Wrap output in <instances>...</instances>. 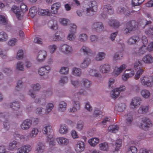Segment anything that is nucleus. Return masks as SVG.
Wrapping results in <instances>:
<instances>
[{
  "label": "nucleus",
  "mask_w": 153,
  "mask_h": 153,
  "mask_svg": "<svg viewBox=\"0 0 153 153\" xmlns=\"http://www.w3.org/2000/svg\"><path fill=\"white\" fill-rule=\"evenodd\" d=\"M99 142V139L97 138H93L90 139L88 142L91 146H95Z\"/></svg>",
  "instance_id": "nucleus-32"
},
{
  "label": "nucleus",
  "mask_w": 153,
  "mask_h": 153,
  "mask_svg": "<svg viewBox=\"0 0 153 153\" xmlns=\"http://www.w3.org/2000/svg\"><path fill=\"white\" fill-rule=\"evenodd\" d=\"M35 102L36 103H40L43 105L45 103V99L43 98H36L35 100Z\"/></svg>",
  "instance_id": "nucleus-62"
},
{
  "label": "nucleus",
  "mask_w": 153,
  "mask_h": 153,
  "mask_svg": "<svg viewBox=\"0 0 153 153\" xmlns=\"http://www.w3.org/2000/svg\"><path fill=\"white\" fill-rule=\"evenodd\" d=\"M94 113L95 117H97L98 120H99L102 117L101 111L98 108L95 109Z\"/></svg>",
  "instance_id": "nucleus-43"
},
{
  "label": "nucleus",
  "mask_w": 153,
  "mask_h": 153,
  "mask_svg": "<svg viewBox=\"0 0 153 153\" xmlns=\"http://www.w3.org/2000/svg\"><path fill=\"white\" fill-rule=\"evenodd\" d=\"M50 68L48 66L43 67L40 68L39 70V74L42 76H45L46 77H48V71Z\"/></svg>",
  "instance_id": "nucleus-15"
},
{
  "label": "nucleus",
  "mask_w": 153,
  "mask_h": 153,
  "mask_svg": "<svg viewBox=\"0 0 153 153\" xmlns=\"http://www.w3.org/2000/svg\"><path fill=\"white\" fill-rule=\"evenodd\" d=\"M48 25L50 27L51 29L53 30H56L57 28V22L56 20L50 21L48 23Z\"/></svg>",
  "instance_id": "nucleus-33"
},
{
  "label": "nucleus",
  "mask_w": 153,
  "mask_h": 153,
  "mask_svg": "<svg viewBox=\"0 0 153 153\" xmlns=\"http://www.w3.org/2000/svg\"><path fill=\"white\" fill-rule=\"evenodd\" d=\"M60 7V4L59 3L53 4L51 7V13L53 14L56 13L59 8Z\"/></svg>",
  "instance_id": "nucleus-21"
},
{
  "label": "nucleus",
  "mask_w": 153,
  "mask_h": 153,
  "mask_svg": "<svg viewBox=\"0 0 153 153\" xmlns=\"http://www.w3.org/2000/svg\"><path fill=\"white\" fill-rule=\"evenodd\" d=\"M31 149L30 145H27L22 146L20 148L18 153H28Z\"/></svg>",
  "instance_id": "nucleus-19"
},
{
  "label": "nucleus",
  "mask_w": 153,
  "mask_h": 153,
  "mask_svg": "<svg viewBox=\"0 0 153 153\" xmlns=\"http://www.w3.org/2000/svg\"><path fill=\"white\" fill-rule=\"evenodd\" d=\"M146 50V46L143 45L140 48L138 52L136 53V54L138 55L143 54L145 53Z\"/></svg>",
  "instance_id": "nucleus-49"
},
{
  "label": "nucleus",
  "mask_w": 153,
  "mask_h": 153,
  "mask_svg": "<svg viewBox=\"0 0 153 153\" xmlns=\"http://www.w3.org/2000/svg\"><path fill=\"white\" fill-rule=\"evenodd\" d=\"M142 60L144 63L147 64H150L153 62V57L149 54L144 56Z\"/></svg>",
  "instance_id": "nucleus-25"
},
{
  "label": "nucleus",
  "mask_w": 153,
  "mask_h": 153,
  "mask_svg": "<svg viewBox=\"0 0 153 153\" xmlns=\"http://www.w3.org/2000/svg\"><path fill=\"white\" fill-rule=\"evenodd\" d=\"M53 107V104L51 103H49L47 104L46 106V114H48L52 110Z\"/></svg>",
  "instance_id": "nucleus-53"
},
{
  "label": "nucleus",
  "mask_w": 153,
  "mask_h": 153,
  "mask_svg": "<svg viewBox=\"0 0 153 153\" xmlns=\"http://www.w3.org/2000/svg\"><path fill=\"white\" fill-rule=\"evenodd\" d=\"M140 94L143 97L145 98H147L150 95L149 91L146 90H143L141 91Z\"/></svg>",
  "instance_id": "nucleus-44"
},
{
  "label": "nucleus",
  "mask_w": 153,
  "mask_h": 153,
  "mask_svg": "<svg viewBox=\"0 0 153 153\" xmlns=\"http://www.w3.org/2000/svg\"><path fill=\"white\" fill-rule=\"evenodd\" d=\"M73 107L75 108L77 110L80 109V104L79 101H77L76 100H74L73 101Z\"/></svg>",
  "instance_id": "nucleus-56"
},
{
  "label": "nucleus",
  "mask_w": 153,
  "mask_h": 153,
  "mask_svg": "<svg viewBox=\"0 0 153 153\" xmlns=\"http://www.w3.org/2000/svg\"><path fill=\"white\" fill-rule=\"evenodd\" d=\"M71 27L70 32L71 34H69L67 37V39L71 41L74 39L75 36L74 35V34L76 32L77 27L74 24H71Z\"/></svg>",
  "instance_id": "nucleus-10"
},
{
  "label": "nucleus",
  "mask_w": 153,
  "mask_h": 153,
  "mask_svg": "<svg viewBox=\"0 0 153 153\" xmlns=\"http://www.w3.org/2000/svg\"><path fill=\"white\" fill-rule=\"evenodd\" d=\"M36 12L35 7H31L29 10V14L30 16L33 17L36 15Z\"/></svg>",
  "instance_id": "nucleus-60"
},
{
  "label": "nucleus",
  "mask_w": 153,
  "mask_h": 153,
  "mask_svg": "<svg viewBox=\"0 0 153 153\" xmlns=\"http://www.w3.org/2000/svg\"><path fill=\"white\" fill-rule=\"evenodd\" d=\"M125 90L126 87L124 85H121L119 87L116 88L111 91V97L115 99L119 96L120 92L124 91Z\"/></svg>",
  "instance_id": "nucleus-4"
},
{
  "label": "nucleus",
  "mask_w": 153,
  "mask_h": 153,
  "mask_svg": "<svg viewBox=\"0 0 153 153\" xmlns=\"http://www.w3.org/2000/svg\"><path fill=\"white\" fill-rule=\"evenodd\" d=\"M140 79L142 84L145 86L150 87L153 85V80L151 76L144 77L140 78Z\"/></svg>",
  "instance_id": "nucleus-6"
},
{
  "label": "nucleus",
  "mask_w": 153,
  "mask_h": 153,
  "mask_svg": "<svg viewBox=\"0 0 153 153\" xmlns=\"http://www.w3.org/2000/svg\"><path fill=\"white\" fill-rule=\"evenodd\" d=\"M141 100L140 98L138 97H134L132 100V105L134 107V108H137L139 106L141 102Z\"/></svg>",
  "instance_id": "nucleus-18"
},
{
  "label": "nucleus",
  "mask_w": 153,
  "mask_h": 153,
  "mask_svg": "<svg viewBox=\"0 0 153 153\" xmlns=\"http://www.w3.org/2000/svg\"><path fill=\"white\" fill-rule=\"evenodd\" d=\"M67 106L66 103L63 101L60 102L59 105V109L62 111H64L66 109Z\"/></svg>",
  "instance_id": "nucleus-34"
},
{
  "label": "nucleus",
  "mask_w": 153,
  "mask_h": 153,
  "mask_svg": "<svg viewBox=\"0 0 153 153\" xmlns=\"http://www.w3.org/2000/svg\"><path fill=\"white\" fill-rule=\"evenodd\" d=\"M72 72L73 75L76 76H80L81 74V69L76 68H73Z\"/></svg>",
  "instance_id": "nucleus-48"
},
{
  "label": "nucleus",
  "mask_w": 153,
  "mask_h": 153,
  "mask_svg": "<svg viewBox=\"0 0 153 153\" xmlns=\"http://www.w3.org/2000/svg\"><path fill=\"white\" fill-rule=\"evenodd\" d=\"M126 105L122 103H119L115 106V109L118 112H121L125 109Z\"/></svg>",
  "instance_id": "nucleus-31"
},
{
  "label": "nucleus",
  "mask_w": 153,
  "mask_h": 153,
  "mask_svg": "<svg viewBox=\"0 0 153 153\" xmlns=\"http://www.w3.org/2000/svg\"><path fill=\"white\" fill-rule=\"evenodd\" d=\"M68 128L67 126L65 124H62L59 130L60 133L65 134L68 132Z\"/></svg>",
  "instance_id": "nucleus-37"
},
{
  "label": "nucleus",
  "mask_w": 153,
  "mask_h": 153,
  "mask_svg": "<svg viewBox=\"0 0 153 153\" xmlns=\"http://www.w3.org/2000/svg\"><path fill=\"white\" fill-rule=\"evenodd\" d=\"M137 23L134 20L126 22L125 26L123 28L124 33L126 34L130 33L135 28L136 24Z\"/></svg>",
  "instance_id": "nucleus-2"
},
{
  "label": "nucleus",
  "mask_w": 153,
  "mask_h": 153,
  "mask_svg": "<svg viewBox=\"0 0 153 153\" xmlns=\"http://www.w3.org/2000/svg\"><path fill=\"white\" fill-rule=\"evenodd\" d=\"M122 142V139H119L117 140L115 143V150L117 151L119 148L121 146Z\"/></svg>",
  "instance_id": "nucleus-59"
},
{
  "label": "nucleus",
  "mask_w": 153,
  "mask_h": 153,
  "mask_svg": "<svg viewBox=\"0 0 153 153\" xmlns=\"http://www.w3.org/2000/svg\"><path fill=\"white\" fill-rule=\"evenodd\" d=\"M117 13L120 14H124L126 17L130 15V12L127 9L123 7H118L117 10Z\"/></svg>",
  "instance_id": "nucleus-8"
},
{
  "label": "nucleus",
  "mask_w": 153,
  "mask_h": 153,
  "mask_svg": "<svg viewBox=\"0 0 153 153\" xmlns=\"http://www.w3.org/2000/svg\"><path fill=\"white\" fill-rule=\"evenodd\" d=\"M16 68L17 70L21 71H24V67L22 62H18L17 64Z\"/></svg>",
  "instance_id": "nucleus-63"
},
{
  "label": "nucleus",
  "mask_w": 153,
  "mask_h": 153,
  "mask_svg": "<svg viewBox=\"0 0 153 153\" xmlns=\"http://www.w3.org/2000/svg\"><path fill=\"white\" fill-rule=\"evenodd\" d=\"M3 129L4 131H7L9 130L10 128V124L7 120L4 122L3 123Z\"/></svg>",
  "instance_id": "nucleus-52"
},
{
  "label": "nucleus",
  "mask_w": 153,
  "mask_h": 153,
  "mask_svg": "<svg viewBox=\"0 0 153 153\" xmlns=\"http://www.w3.org/2000/svg\"><path fill=\"white\" fill-rule=\"evenodd\" d=\"M99 146L100 150L107 151L108 149V144L106 143H103L100 144Z\"/></svg>",
  "instance_id": "nucleus-47"
},
{
  "label": "nucleus",
  "mask_w": 153,
  "mask_h": 153,
  "mask_svg": "<svg viewBox=\"0 0 153 153\" xmlns=\"http://www.w3.org/2000/svg\"><path fill=\"white\" fill-rule=\"evenodd\" d=\"M32 121L30 119H27L24 120L21 125V127L23 130L28 129L31 127Z\"/></svg>",
  "instance_id": "nucleus-12"
},
{
  "label": "nucleus",
  "mask_w": 153,
  "mask_h": 153,
  "mask_svg": "<svg viewBox=\"0 0 153 153\" xmlns=\"http://www.w3.org/2000/svg\"><path fill=\"white\" fill-rule=\"evenodd\" d=\"M105 56V53L104 52H99L96 56L95 59L97 61L102 60L104 59Z\"/></svg>",
  "instance_id": "nucleus-38"
},
{
  "label": "nucleus",
  "mask_w": 153,
  "mask_h": 153,
  "mask_svg": "<svg viewBox=\"0 0 153 153\" xmlns=\"http://www.w3.org/2000/svg\"><path fill=\"white\" fill-rule=\"evenodd\" d=\"M60 49L63 52L66 54H70L72 51L71 46L66 44H63L61 45Z\"/></svg>",
  "instance_id": "nucleus-11"
},
{
  "label": "nucleus",
  "mask_w": 153,
  "mask_h": 153,
  "mask_svg": "<svg viewBox=\"0 0 153 153\" xmlns=\"http://www.w3.org/2000/svg\"><path fill=\"white\" fill-rule=\"evenodd\" d=\"M56 141L59 144L62 145H67L68 143V139L63 137H59L56 139Z\"/></svg>",
  "instance_id": "nucleus-28"
},
{
  "label": "nucleus",
  "mask_w": 153,
  "mask_h": 153,
  "mask_svg": "<svg viewBox=\"0 0 153 153\" xmlns=\"http://www.w3.org/2000/svg\"><path fill=\"white\" fill-rule=\"evenodd\" d=\"M3 72L7 75H11L12 73V69L10 68H6L3 70Z\"/></svg>",
  "instance_id": "nucleus-57"
},
{
  "label": "nucleus",
  "mask_w": 153,
  "mask_h": 153,
  "mask_svg": "<svg viewBox=\"0 0 153 153\" xmlns=\"http://www.w3.org/2000/svg\"><path fill=\"white\" fill-rule=\"evenodd\" d=\"M104 11H107L110 14H113L114 10L110 4H108L105 5L103 8Z\"/></svg>",
  "instance_id": "nucleus-30"
},
{
  "label": "nucleus",
  "mask_w": 153,
  "mask_h": 153,
  "mask_svg": "<svg viewBox=\"0 0 153 153\" xmlns=\"http://www.w3.org/2000/svg\"><path fill=\"white\" fill-rule=\"evenodd\" d=\"M38 132V130L36 128H33L30 134V136L32 138H34L36 136Z\"/></svg>",
  "instance_id": "nucleus-54"
},
{
  "label": "nucleus",
  "mask_w": 153,
  "mask_h": 153,
  "mask_svg": "<svg viewBox=\"0 0 153 153\" xmlns=\"http://www.w3.org/2000/svg\"><path fill=\"white\" fill-rule=\"evenodd\" d=\"M126 123L128 126H129L131 124L133 120V116L131 113H129L125 115Z\"/></svg>",
  "instance_id": "nucleus-26"
},
{
  "label": "nucleus",
  "mask_w": 153,
  "mask_h": 153,
  "mask_svg": "<svg viewBox=\"0 0 153 153\" xmlns=\"http://www.w3.org/2000/svg\"><path fill=\"white\" fill-rule=\"evenodd\" d=\"M8 39L7 33L3 31L0 32V42L6 41Z\"/></svg>",
  "instance_id": "nucleus-36"
},
{
  "label": "nucleus",
  "mask_w": 153,
  "mask_h": 153,
  "mask_svg": "<svg viewBox=\"0 0 153 153\" xmlns=\"http://www.w3.org/2000/svg\"><path fill=\"white\" fill-rule=\"evenodd\" d=\"M149 107L147 106H141L139 108L138 111L140 114H144L147 112L148 110Z\"/></svg>",
  "instance_id": "nucleus-41"
},
{
  "label": "nucleus",
  "mask_w": 153,
  "mask_h": 153,
  "mask_svg": "<svg viewBox=\"0 0 153 153\" xmlns=\"http://www.w3.org/2000/svg\"><path fill=\"white\" fill-rule=\"evenodd\" d=\"M80 51L82 52L84 54L88 55H91L92 53V51L86 46H83L81 49Z\"/></svg>",
  "instance_id": "nucleus-27"
},
{
  "label": "nucleus",
  "mask_w": 153,
  "mask_h": 153,
  "mask_svg": "<svg viewBox=\"0 0 153 153\" xmlns=\"http://www.w3.org/2000/svg\"><path fill=\"white\" fill-rule=\"evenodd\" d=\"M140 1L139 0H132V4L133 6L135 7V6H137V9L134 11L137 12L141 8L140 5L141 4L139 3Z\"/></svg>",
  "instance_id": "nucleus-40"
},
{
  "label": "nucleus",
  "mask_w": 153,
  "mask_h": 153,
  "mask_svg": "<svg viewBox=\"0 0 153 153\" xmlns=\"http://www.w3.org/2000/svg\"><path fill=\"white\" fill-rule=\"evenodd\" d=\"M93 29L95 31L100 32L102 31L104 28L103 25L101 22H95L92 26Z\"/></svg>",
  "instance_id": "nucleus-7"
},
{
  "label": "nucleus",
  "mask_w": 153,
  "mask_h": 153,
  "mask_svg": "<svg viewBox=\"0 0 153 153\" xmlns=\"http://www.w3.org/2000/svg\"><path fill=\"white\" fill-rule=\"evenodd\" d=\"M109 25L114 28H117L120 26V22L117 20L111 19L109 22Z\"/></svg>",
  "instance_id": "nucleus-20"
},
{
  "label": "nucleus",
  "mask_w": 153,
  "mask_h": 153,
  "mask_svg": "<svg viewBox=\"0 0 153 153\" xmlns=\"http://www.w3.org/2000/svg\"><path fill=\"white\" fill-rule=\"evenodd\" d=\"M68 68L65 67H62L61 68L59 72L62 74H68Z\"/></svg>",
  "instance_id": "nucleus-64"
},
{
  "label": "nucleus",
  "mask_w": 153,
  "mask_h": 153,
  "mask_svg": "<svg viewBox=\"0 0 153 153\" xmlns=\"http://www.w3.org/2000/svg\"><path fill=\"white\" fill-rule=\"evenodd\" d=\"M90 63V59L89 58H86L84 59L83 61L80 65V67L82 68H87Z\"/></svg>",
  "instance_id": "nucleus-29"
},
{
  "label": "nucleus",
  "mask_w": 153,
  "mask_h": 153,
  "mask_svg": "<svg viewBox=\"0 0 153 153\" xmlns=\"http://www.w3.org/2000/svg\"><path fill=\"white\" fill-rule=\"evenodd\" d=\"M42 131L44 134L50 135L52 131L51 126L49 125H45L43 128Z\"/></svg>",
  "instance_id": "nucleus-23"
},
{
  "label": "nucleus",
  "mask_w": 153,
  "mask_h": 153,
  "mask_svg": "<svg viewBox=\"0 0 153 153\" xmlns=\"http://www.w3.org/2000/svg\"><path fill=\"white\" fill-rule=\"evenodd\" d=\"M45 147L42 143L39 142L36 147V151L37 153H42L44 151Z\"/></svg>",
  "instance_id": "nucleus-24"
},
{
  "label": "nucleus",
  "mask_w": 153,
  "mask_h": 153,
  "mask_svg": "<svg viewBox=\"0 0 153 153\" xmlns=\"http://www.w3.org/2000/svg\"><path fill=\"white\" fill-rule=\"evenodd\" d=\"M137 152V148L135 146H131L128 149L127 153H136Z\"/></svg>",
  "instance_id": "nucleus-51"
},
{
  "label": "nucleus",
  "mask_w": 153,
  "mask_h": 153,
  "mask_svg": "<svg viewBox=\"0 0 153 153\" xmlns=\"http://www.w3.org/2000/svg\"><path fill=\"white\" fill-rule=\"evenodd\" d=\"M87 39V36L86 34L83 33L79 35V40L81 42H85Z\"/></svg>",
  "instance_id": "nucleus-58"
},
{
  "label": "nucleus",
  "mask_w": 153,
  "mask_h": 153,
  "mask_svg": "<svg viewBox=\"0 0 153 153\" xmlns=\"http://www.w3.org/2000/svg\"><path fill=\"white\" fill-rule=\"evenodd\" d=\"M46 56L47 53L45 51L43 50L39 51L37 58V61L39 62H42L46 58Z\"/></svg>",
  "instance_id": "nucleus-16"
},
{
  "label": "nucleus",
  "mask_w": 153,
  "mask_h": 153,
  "mask_svg": "<svg viewBox=\"0 0 153 153\" xmlns=\"http://www.w3.org/2000/svg\"><path fill=\"white\" fill-rule=\"evenodd\" d=\"M18 145V144L17 141L14 140L9 144V149L12 150L16 148Z\"/></svg>",
  "instance_id": "nucleus-46"
},
{
  "label": "nucleus",
  "mask_w": 153,
  "mask_h": 153,
  "mask_svg": "<svg viewBox=\"0 0 153 153\" xmlns=\"http://www.w3.org/2000/svg\"><path fill=\"white\" fill-rule=\"evenodd\" d=\"M128 71L126 70L125 72V74L122 75V78L123 79L124 81H126L130 77H131L133 76V73L130 74L129 75H128L126 73Z\"/></svg>",
  "instance_id": "nucleus-55"
},
{
  "label": "nucleus",
  "mask_w": 153,
  "mask_h": 153,
  "mask_svg": "<svg viewBox=\"0 0 153 153\" xmlns=\"http://www.w3.org/2000/svg\"><path fill=\"white\" fill-rule=\"evenodd\" d=\"M142 65L141 62L140 61H136L134 64V68L135 70L139 69L136 74L135 76V79H139L141 75L144 72V70L141 68L140 66Z\"/></svg>",
  "instance_id": "nucleus-5"
},
{
  "label": "nucleus",
  "mask_w": 153,
  "mask_h": 153,
  "mask_svg": "<svg viewBox=\"0 0 153 153\" xmlns=\"http://www.w3.org/2000/svg\"><path fill=\"white\" fill-rule=\"evenodd\" d=\"M126 67V65L123 64L120 67L118 68L115 71V74L118 75L122 71L125 69Z\"/></svg>",
  "instance_id": "nucleus-45"
},
{
  "label": "nucleus",
  "mask_w": 153,
  "mask_h": 153,
  "mask_svg": "<svg viewBox=\"0 0 153 153\" xmlns=\"http://www.w3.org/2000/svg\"><path fill=\"white\" fill-rule=\"evenodd\" d=\"M140 38L138 36H134L130 38L128 41V43L129 45H132L138 43Z\"/></svg>",
  "instance_id": "nucleus-17"
},
{
  "label": "nucleus",
  "mask_w": 153,
  "mask_h": 153,
  "mask_svg": "<svg viewBox=\"0 0 153 153\" xmlns=\"http://www.w3.org/2000/svg\"><path fill=\"white\" fill-rule=\"evenodd\" d=\"M10 106L13 109L17 110L20 108V104L18 101L13 102L10 104Z\"/></svg>",
  "instance_id": "nucleus-35"
},
{
  "label": "nucleus",
  "mask_w": 153,
  "mask_h": 153,
  "mask_svg": "<svg viewBox=\"0 0 153 153\" xmlns=\"http://www.w3.org/2000/svg\"><path fill=\"white\" fill-rule=\"evenodd\" d=\"M151 125L152 123L149 119L144 117L142 119L141 122L139 125V127L143 129L146 131Z\"/></svg>",
  "instance_id": "nucleus-3"
},
{
  "label": "nucleus",
  "mask_w": 153,
  "mask_h": 153,
  "mask_svg": "<svg viewBox=\"0 0 153 153\" xmlns=\"http://www.w3.org/2000/svg\"><path fill=\"white\" fill-rule=\"evenodd\" d=\"M152 22L150 21H148L146 20L143 19L138 21V24L139 26H140L142 28H144L147 25H150Z\"/></svg>",
  "instance_id": "nucleus-22"
},
{
  "label": "nucleus",
  "mask_w": 153,
  "mask_h": 153,
  "mask_svg": "<svg viewBox=\"0 0 153 153\" xmlns=\"http://www.w3.org/2000/svg\"><path fill=\"white\" fill-rule=\"evenodd\" d=\"M39 12L40 14L42 16L48 15L51 16V13L50 12H49L48 10H44L41 9L39 10Z\"/></svg>",
  "instance_id": "nucleus-50"
},
{
  "label": "nucleus",
  "mask_w": 153,
  "mask_h": 153,
  "mask_svg": "<svg viewBox=\"0 0 153 153\" xmlns=\"http://www.w3.org/2000/svg\"><path fill=\"white\" fill-rule=\"evenodd\" d=\"M75 149L76 151L78 153H81L85 149L84 143L81 141H78L76 144Z\"/></svg>",
  "instance_id": "nucleus-9"
},
{
  "label": "nucleus",
  "mask_w": 153,
  "mask_h": 153,
  "mask_svg": "<svg viewBox=\"0 0 153 153\" xmlns=\"http://www.w3.org/2000/svg\"><path fill=\"white\" fill-rule=\"evenodd\" d=\"M22 84L23 82L21 80H19L18 82L17 85L15 88L16 90L18 91L20 90L22 88Z\"/></svg>",
  "instance_id": "nucleus-61"
},
{
  "label": "nucleus",
  "mask_w": 153,
  "mask_h": 153,
  "mask_svg": "<svg viewBox=\"0 0 153 153\" xmlns=\"http://www.w3.org/2000/svg\"><path fill=\"white\" fill-rule=\"evenodd\" d=\"M100 71L102 73H107L110 71V66L108 63H105L100 66L99 68Z\"/></svg>",
  "instance_id": "nucleus-14"
},
{
  "label": "nucleus",
  "mask_w": 153,
  "mask_h": 153,
  "mask_svg": "<svg viewBox=\"0 0 153 153\" xmlns=\"http://www.w3.org/2000/svg\"><path fill=\"white\" fill-rule=\"evenodd\" d=\"M81 82L83 85L86 88H88L91 85V83L90 81L86 79H83Z\"/></svg>",
  "instance_id": "nucleus-39"
},
{
  "label": "nucleus",
  "mask_w": 153,
  "mask_h": 153,
  "mask_svg": "<svg viewBox=\"0 0 153 153\" xmlns=\"http://www.w3.org/2000/svg\"><path fill=\"white\" fill-rule=\"evenodd\" d=\"M108 129L110 131L115 133L118 130L119 128L117 126L113 125L109 126Z\"/></svg>",
  "instance_id": "nucleus-42"
},
{
  "label": "nucleus",
  "mask_w": 153,
  "mask_h": 153,
  "mask_svg": "<svg viewBox=\"0 0 153 153\" xmlns=\"http://www.w3.org/2000/svg\"><path fill=\"white\" fill-rule=\"evenodd\" d=\"M84 5L86 8V14L88 16H92L94 12L97 10V2L94 0H91L88 2L87 0L84 1Z\"/></svg>",
  "instance_id": "nucleus-1"
},
{
  "label": "nucleus",
  "mask_w": 153,
  "mask_h": 153,
  "mask_svg": "<svg viewBox=\"0 0 153 153\" xmlns=\"http://www.w3.org/2000/svg\"><path fill=\"white\" fill-rule=\"evenodd\" d=\"M11 10L16 14L18 19L19 20H21L22 17V13L20 11L19 7L16 5L13 6Z\"/></svg>",
  "instance_id": "nucleus-13"
}]
</instances>
